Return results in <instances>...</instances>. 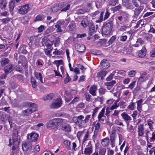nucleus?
<instances>
[{"instance_id":"nucleus-36","label":"nucleus","mask_w":155,"mask_h":155,"mask_svg":"<svg viewBox=\"0 0 155 155\" xmlns=\"http://www.w3.org/2000/svg\"><path fill=\"white\" fill-rule=\"evenodd\" d=\"M147 123L150 129H153V124H154V121H153L150 119H149L147 120Z\"/></svg>"},{"instance_id":"nucleus-6","label":"nucleus","mask_w":155,"mask_h":155,"mask_svg":"<svg viewBox=\"0 0 155 155\" xmlns=\"http://www.w3.org/2000/svg\"><path fill=\"white\" fill-rule=\"evenodd\" d=\"M30 8L28 4L21 6L18 10V13L22 15L26 14L29 10Z\"/></svg>"},{"instance_id":"nucleus-48","label":"nucleus","mask_w":155,"mask_h":155,"mask_svg":"<svg viewBox=\"0 0 155 155\" xmlns=\"http://www.w3.org/2000/svg\"><path fill=\"white\" fill-rule=\"evenodd\" d=\"M94 130L99 131L100 128V124L99 122H97L96 124L94 126Z\"/></svg>"},{"instance_id":"nucleus-12","label":"nucleus","mask_w":155,"mask_h":155,"mask_svg":"<svg viewBox=\"0 0 155 155\" xmlns=\"http://www.w3.org/2000/svg\"><path fill=\"white\" fill-rule=\"evenodd\" d=\"M46 126L47 127H56L54 119H53L48 122L46 124Z\"/></svg>"},{"instance_id":"nucleus-25","label":"nucleus","mask_w":155,"mask_h":155,"mask_svg":"<svg viewBox=\"0 0 155 155\" xmlns=\"http://www.w3.org/2000/svg\"><path fill=\"white\" fill-rule=\"evenodd\" d=\"M143 128L142 125L140 124L138 127V135L142 136L143 134Z\"/></svg>"},{"instance_id":"nucleus-16","label":"nucleus","mask_w":155,"mask_h":155,"mask_svg":"<svg viewBox=\"0 0 155 155\" xmlns=\"http://www.w3.org/2000/svg\"><path fill=\"white\" fill-rule=\"evenodd\" d=\"M150 133L149 131H148L147 132L146 135L147 139L149 137L150 138V142H152L155 140V133L153 132L152 134V136L151 137H150L151 135H150Z\"/></svg>"},{"instance_id":"nucleus-40","label":"nucleus","mask_w":155,"mask_h":155,"mask_svg":"<svg viewBox=\"0 0 155 155\" xmlns=\"http://www.w3.org/2000/svg\"><path fill=\"white\" fill-rule=\"evenodd\" d=\"M29 107L32 109H35V111L36 110V109L37 107V105L36 104L32 103H30L28 104Z\"/></svg>"},{"instance_id":"nucleus-43","label":"nucleus","mask_w":155,"mask_h":155,"mask_svg":"<svg viewBox=\"0 0 155 155\" xmlns=\"http://www.w3.org/2000/svg\"><path fill=\"white\" fill-rule=\"evenodd\" d=\"M114 71L115 74L117 73L122 76H124L126 72L123 70H121L119 71L118 70H116Z\"/></svg>"},{"instance_id":"nucleus-4","label":"nucleus","mask_w":155,"mask_h":155,"mask_svg":"<svg viewBox=\"0 0 155 155\" xmlns=\"http://www.w3.org/2000/svg\"><path fill=\"white\" fill-rule=\"evenodd\" d=\"M32 147V145L31 142L28 141L25 142L22 145V149L25 151H31Z\"/></svg>"},{"instance_id":"nucleus-17","label":"nucleus","mask_w":155,"mask_h":155,"mask_svg":"<svg viewBox=\"0 0 155 155\" xmlns=\"http://www.w3.org/2000/svg\"><path fill=\"white\" fill-rule=\"evenodd\" d=\"M13 65L11 64L6 66L4 68V70L6 75L10 73L12 70Z\"/></svg>"},{"instance_id":"nucleus-39","label":"nucleus","mask_w":155,"mask_h":155,"mask_svg":"<svg viewBox=\"0 0 155 155\" xmlns=\"http://www.w3.org/2000/svg\"><path fill=\"white\" fill-rule=\"evenodd\" d=\"M105 108H102L101 111L99 112L97 117V118L103 117H104Z\"/></svg>"},{"instance_id":"nucleus-15","label":"nucleus","mask_w":155,"mask_h":155,"mask_svg":"<svg viewBox=\"0 0 155 155\" xmlns=\"http://www.w3.org/2000/svg\"><path fill=\"white\" fill-rule=\"evenodd\" d=\"M12 137L13 143L14 144H15V143H16V145H18L19 144V142L18 141V134L17 133H13Z\"/></svg>"},{"instance_id":"nucleus-64","label":"nucleus","mask_w":155,"mask_h":155,"mask_svg":"<svg viewBox=\"0 0 155 155\" xmlns=\"http://www.w3.org/2000/svg\"><path fill=\"white\" fill-rule=\"evenodd\" d=\"M150 55L153 57H155V48L152 49L150 52Z\"/></svg>"},{"instance_id":"nucleus-35","label":"nucleus","mask_w":155,"mask_h":155,"mask_svg":"<svg viewBox=\"0 0 155 155\" xmlns=\"http://www.w3.org/2000/svg\"><path fill=\"white\" fill-rule=\"evenodd\" d=\"M120 15L125 20H127L129 15L126 12H120Z\"/></svg>"},{"instance_id":"nucleus-55","label":"nucleus","mask_w":155,"mask_h":155,"mask_svg":"<svg viewBox=\"0 0 155 155\" xmlns=\"http://www.w3.org/2000/svg\"><path fill=\"white\" fill-rule=\"evenodd\" d=\"M8 62V59L5 58L2 60L1 61V64L2 66H4Z\"/></svg>"},{"instance_id":"nucleus-3","label":"nucleus","mask_w":155,"mask_h":155,"mask_svg":"<svg viewBox=\"0 0 155 155\" xmlns=\"http://www.w3.org/2000/svg\"><path fill=\"white\" fill-rule=\"evenodd\" d=\"M92 151L93 147L91 141H90L88 142L87 145H86L84 153H83L82 149L81 153L86 155H90L92 153Z\"/></svg>"},{"instance_id":"nucleus-54","label":"nucleus","mask_w":155,"mask_h":155,"mask_svg":"<svg viewBox=\"0 0 155 155\" xmlns=\"http://www.w3.org/2000/svg\"><path fill=\"white\" fill-rule=\"evenodd\" d=\"M86 130H84L81 131H79L78 133L77 136L79 139L80 137L82 136L83 134L86 131Z\"/></svg>"},{"instance_id":"nucleus-13","label":"nucleus","mask_w":155,"mask_h":155,"mask_svg":"<svg viewBox=\"0 0 155 155\" xmlns=\"http://www.w3.org/2000/svg\"><path fill=\"white\" fill-rule=\"evenodd\" d=\"M107 72L106 71H102L98 72L97 74V77L98 78H100L101 79H104V77H105L107 73Z\"/></svg>"},{"instance_id":"nucleus-50","label":"nucleus","mask_w":155,"mask_h":155,"mask_svg":"<svg viewBox=\"0 0 155 155\" xmlns=\"http://www.w3.org/2000/svg\"><path fill=\"white\" fill-rule=\"evenodd\" d=\"M100 108L99 107H96L93 110V114L92 115V118H94V116L96 115V113L97 112L98 110Z\"/></svg>"},{"instance_id":"nucleus-21","label":"nucleus","mask_w":155,"mask_h":155,"mask_svg":"<svg viewBox=\"0 0 155 155\" xmlns=\"http://www.w3.org/2000/svg\"><path fill=\"white\" fill-rule=\"evenodd\" d=\"M101 143L103 147L107 146L110 143L109 138H106L102 140Z\"/></svg>"},{"instance_id":"nucleus-1","label":"nucleus","mask_w":155,"mask_h":155,"mask_svg":"<svg viewBox=\"0 0 155 155\" xmlns=\"http://www.w3.org/2000/svg\"><path fill=\"white\" fill-rule=\"evenodd\" d=\"M113 25V20L109 19L103 24L102 28V32L103 34L107 35L109 34L111 31Z\"/></svg>"},{"instance_id":"nucleus-26","label":"nucleus","mask_w":155,"mask_h":155,"mask_svg":"<svg viewBox=\"0 0 155 155\" xmlns=\"http://www.w3.org/2000/svg\"><path fill=\"white\" fill-rule=\"evenodd\" d=\"M15 1L14 0H12L9 3V11L11 12L13 11L15 7Z\"/></svg>"},{"instance_id":"nucleus-33","label":"nucleus","mask_w":155,"mask_h":155,"mask_svg":"<svg viewBox=\"0 0 155 155\" xmlns=\"http://www.w3.org/2000/svg\"><path fill=\"white\" fill-rule=\"evenodd\" d=\"M54 119L55 121L56 126H57V125H60L63 122V119L60 118H58Z\"/></svg>"},{"instance_id":"nucleus-58","label":"nucleus","mask_w":155,"mask_h":155,"mask_svg":"<svg viewBox=\"0 0 155 155\" xmlns=\"http://www.w3.org/2000/svg\"><path fill=\"white\" fill-rule=\"evenodd\" d=\"M21 59L22 63L23 62H28L26 58L24 56H20L19 57Z\"/></svg>"},{"instance_id":"nucleus-38","label":"nucleus","mask_w":155,"mask_h":155,"mask_svg":"<svg viewBox=\"0 0 155 155\" xmlns=\"http://www.w3.org/2000/svg\"><path fill=\"white\" fill-rule=\"evenodd\" d=\"M110 141H115V139L116 138L115 131L114 130H113L112 131L110 134Z\"/></svg>"},{"instance_id":"nucleus-20","label":"nucleus","mask_w":155,"mask_h":155,"mask_svg":"<svg viewBox=\"0 0 155 155\" xmlns=\"http://www.w3.org/2000/svg\"><path fill=\"white\" fill-rule=\"evenodd\" d=\"M97 90V87L95 85L91 86L89 89V93L93 96L96 95V91Z\"/></svg>"},{"instance_id":"nucleus-11","label":"nucleus","mask_w":155,"mask_h":155,"mask_svg":"<svg viewBox=\"0 0 155 155\" xmlns=\"http://www.w3.org/2000/svg\"><path fill=\"white\" fill-rule=\"evenodd\" d=\"M121 116L123 119L125 120V122L127 123L130 121L131 120V117L127 114L125 113H123L121 114Z\"/></svg>"},{"instance_id":"nucleus-63","label":"nucleus","mask_w":155,"mask_h":155,"mask_svg":"<svg viewBox=\"0 0 155 155\" xmlns=\"http://www.w3.org/2000/svg\"><path fill=\"white\" fill-rule=\"evenodd\" d=\"M45 29V26L43 25H41L38 28V32L41 33Z\"/></svg>"},{"instance_id":"nucleus-59","label":"nucleus","mask_w":155,"mask_h":155,"mask_svg":"<svg viewBox=\"0 0 155 155\" xmlns=\"http://www.w3.org/2000/svg\"><path fill=\"white\" fill-rule=\"evenodd\" d=\"M136 83V81H134L130 83L127 88H129L131 89H132L134 87Z\"/></svg>"},{"instance_id":"nucleus-31","label":"nucleus","mask_w":155,"mask_h":155,"mask_svg":"<svg viewBox=\"0 0 155 155\" xmlns=\"http://www.w3.org/2000/svg\"><path fill=\"white\" fill-rule=\"evenodd\" d=\"M62 130L67 132H69L71 131V127L70 125H67L62 128Z\"/></svg>"},{"instance_id":"nucleus-47","label":"nucleus","mask_w":155,"mask_h":155,"mask_svg":"<svg viewBox=\"0 0 155 155\" xmlns=\"http://www.w3.org/2000/svg\"><path fill=\"white\" fill-rule=\"evenodd\" d=\"M115 73L114 71H113L110 74L108 77L106 79V80L107 81H111L113 78V77L115 74Z\"/></svg>"},{"instance_id":"nucleus-23","label":"nucleus","mask_w":155,"mask_h":155,"mask_svg":"<svg viewBox=\"0 0 155 155\" xmlns=\"http://www.w3.org/2000/svg\"><path fill=\"white\" fill-rule=\"evenodd\" d=\"M77 50L80 52H83L85 49V47L84 45L82 44H79L77 47Z\"/></svg>"},{"instance_id":"nucleus-61","label":"nucleus","mask_w":155,"mask_h":155,"mask_svg":"<svg viewBox=\"0 0 155 155\" xmlns=\"http://www.w3.org/2000/svg\"><path fill=\"white\" fill-rule=\"evenodd\" d=\"M0 118L3 121H5L7 120V116L6 114H2Z\"/></svg>"},{"instance_id":"nucleus-27","label":"nucleus","mask_w":155,"mask_h":155,"mask_svg":"<svg viewBox=\"0 0 155 155\" xmlns=\"http://www.w3.org/2000/svg\"><path fill=\"white\" fill-rule=\"evenodd\" d=\"M84 138L82 140V148L83 147V145L84 142L86 141L87 139L89 136V132L88 130H86V131L84 133Z\"/></svg>"},{"instance_id":"nucleus-42","label":"nucleus","mask_w":155,"mask_h":155,"mask_svg":"<svg viewBox=\"0 0 155 155\" xmlns=\"http://www.w3.org/2000/svg\"><path fill=\"white\" fill-rule=\"evenodd\" d=\"M59 9L58 8V7L57 5H54L52 6L51 8V10L53 12H57Z\"/></svg>"},{"instance_id":"nucleus-60","label":"nucleus","mask_w":155,"mask_h":155,"mask_svg":"<svg viewBox=\"0 0 155 155\" xmlns=\"http://www.w3.org/2000/svg\"><path fill=\"white\" fill-rule=\"evenodd\" d=\"M87 12V10L85 9H81L78 10L77 12L79 14H83Z\"/></svg>"},{"instance_id":"nucleus-29","label":"nucleus","mask_w":155,"mask_h":155,"mask_svg":"<svg viewBox=\"0 0 155 155\" xmlns=\"http://www.w3.org/2000/svg\"><path fill=\"white\" fill-rule=\"evenodd\" d=\"M118 0H109L108 4V6H112L116 5L118 2Z\"/></svg>"},{"instance_id":"nucleus-34","label":"nucleus","mask_w":155,"mask_h":155,"mask_svg":"<svg viewBox=\"0 0 155 155\" xmlns=\"http://www.w3.org/2000/svg\"><path fill=\"white\" fill-rule=\"evenodd\" d=\"M152 36L151 34L148 33H146L145 35L144 38L146 40L150 41H151Z\"/></svg>"},{"instance_id":"nucleus-8","label":"nucleus","mask_w":155,"mask_h":155,"mask_svg":"<svg viewBox=\"0 0 155 155\" xmlns=\"http://www.w3.org/2000/svg\"><path fill=\"white\" fill-rule=\"evenodd\" d=\"M41 44L43 46L45 45L47 48L50 49L51 48V45L53 44V43L49 40L47 39L46 37H44L42 39Z\"/></svg>"},{"instance_id":"nucleus-10","label":"nucleus","mask_w":155,"mask_h":155,"mask_svg":"<svg viewBox=\"0 0 155 155\" xmlns=\"http://www.w3.org/2000/svg\"><path fill=\"white\" fill-rule=\"evenodd\" d=\"M146 51L145 47L144 46L143 47L141 50L138 52V56L140 58L144 57L146 55Z\"/></svg>"},{"instance_id":"nucleus-49","label":"nucleus","mask_w":155,"mask_h":155,"mask_svg":"<svg viewBox=\"0 0 155 155\" xmlns=\"http://www.w3.org/2000/svg\"><path fill=\"white\" fill-rule=\"evenodd\" d=\"M64 144L65 145L67 149L70 148V145L71 144L70 142L68 140H65L64 142Z\"/></svg>"},{"instance_id":"nucleus-14","label":"nucleus","mask_w":155,"mask_h":155,"mask_svg":"<svg viewBox=\"0 0 155 155\" xmlns=\"http://www.w3.org/2000/svg\"><path fill=\"white\" fill-rule=\"evenodd\" d=\"M34 111H35V109L33 110L30 108H29L26 110L23 111L22 112L24 116H28Z\"/></svg>"},{"instance_id":"nucleus-57","label":"nucleus","mask_w":155,"mask_h":155,"mask_svg":"<svg viewBox=\"0 0 155 155\" xmlns=\"http://www.w3.org/2000/svg\"><path fill=\"white\" fill-rule=\"evenodd\" d=\"M135 103H132L127 107L131 110H134L135 108Z\"/></svg>"},{"instance_id":"nucleus-18","label":"nucleus","mask_w":155,"mask_h":155,"mask_svg":"<svg viewBox=\"0 0 155 155\" xmlns=\"http://www.w3.org/2000/svg\"><path fill=\"white\" fill-rule=\"evenodd\" d=\"M89 35L90 36H92V33L94 32L95 30V28L94 25L91 23H89Z\"/></svg>"},{"instance_id":"nucleus-52","label":"nucleus","mask_w":155,"mask_h":155,"mask_svg":"<svg viewBox=\"0 0 155 155\" xmlns=\"http://www.w3.org/2000/svg\"><path fill=\"white\" fill-rule=\"evenodd\" d=\"M116 39V37L115 36H112L108 42L109 44H112L113 43Z\"/></svg>"},{"instance_id":"nucleus-37","label":"nucleus","mask_w":155,"mask_h":155,"mask_svg":"<svg viewBox=\"0 0 155 155\" xmlns=\"http://www.w3.org/2000/svg\"><path fill=\"white\" fill-rule=\"evenodd\" d=\"M101 67L103 69H106L110 67V63L108 62H105L101 64Z\"/></svg>"},{"instance_id":"nucleus-56","label":"nucleus","mask_w":155,"mask_h":155,"mask_svg":"<svg viewBox=\"0 0 155 155\" xmlns=\"http://www.w3.org/2000/svg\"><path fill=\"white\" fill-rule=\"evenodd\" d=\"M11 20V18L7 17L5 18L2 19L1 20L3 23L6 24L8 23Z\"/></svg>"},{"instance_id":"nucleus-53","label":"nucleus","mask_w":155,"mask_h":155,"mask_svg":"<svg viewBox=\"0 0 155 155\" xmlns=\"http://www.w3.org/2000/svg\"><path fill=\"white\" fill-rule=\"evenodd\" d=\"M119 106V104H116V103L114 102L113 105L110 107V109L111 110H113L114 109H116Z\"/></svg>"},{"instance_id":"nucleus-22","label":"nucleus","mask_w":155,"mask_h":155,"mask_svg":"<svg viewBox=\"0 0 155 155\" xmlns=\"http://www.w3.org/2000/svg\"><path fill=\"white\" fill-rule=\"evenodd\" d=\"M70 7V5L66 3H64L61 5V7L62 8L61 10V12H66L68 10Z\"/></svg>"},{"instance_id":"nucleus-24","label":"nucleus","mask_w":155,"mask_h":155,"mask_svg":"<svg viewBox=\"0 0 155 155\" xmlns=\"http://www.w3.org/2000/svg\"><path fill=\"white\" fill-rule=\"evenodd\" d=\"M147 73L145 72H143L141 74L140 77L139 78L138 80L140 82H143L147 79Z\"/></svg>"},{"instance_id":"nucleus-46","label":"nucleus","mask_w":155,"mask_h":155,"mask_svg":"<svg viewBox=\"0 0 155 155\" xmlns=\"http://www.w3.org/2000/svg\"><path fill=\"white\" fill-rule=\"evenodd\" d=\"M81 24L84 27H86L87 25H89L88 22L86 20H83L82 21L81 23Z\"/></svg>"},{"instance_id":"nucleus-41","label":"nucleus","mask_w":155,"mask_h":155,"mask_svg":"<svg viewBox=\"0 0 155 155\" xmlns=\"http://www.w3.org/2000/svg\"><path fill=\"white\" fill-rule=\"evenodd\" d=\"M143 101V100L142 99H141L137 102V109L138 110L139 108L140 109L141 108Z\"/></svg>"},{"instance_id":"nucleus-9","label":"nucleus","mask_w":155,"mask_h":155,"mask_svg":"<svg viewBox=\"0 0 155 155\" xmlns=\"http://www.w3.org/2000/svg\"><path fill=\"white\" fill-rule=\"evenodd\" d=\"M106 151V149L104 147H101L98 151L95 150V152L91 155H105Z\"/></svg>"},{"instance_id":"nucleus-45","label":"nucleus","mask_w":155,"mask_h":155,"mask_svg":"<svg viewBox=\"0 0 155 155\" xmlns=\"http://www.w3.org/2000/svg\"><path fill=\"white\" fill-rule=\"evenodd\" d=\"M98 92L100 95H103L105 93L106 89L103 87H101L98 89Z\"/></svg>"},{"instance_id":"nucleus-5","label":"nucleus","mask_w":155,"mask_h":155,"mask_svg":"<svg viewBox=\"0 0 155 155\" xmlns=\"http://www.w3.org/2000/svg\"><path fill=\"white\" fill-rule=\"evenodd\" d=\"M62 104L61 99L57 98L51 104L50 106V107L54 109L58 108L61 106Z\"/></svg>"},{"instance_id":"nucleus-30","label":"nucleus","mask_w":155,"mask_h":155,"mask_svg":"<svg viewBox=\"0 0 155 155\" xmlns=\"http://www.w3.org/2000/svg\"><path fill=\"white\" fill-rule=\"evenodd\" d=\"M35 77L37 79L39 78V80L42 83H44L43 81L42 80V75L40 73H38L37 72H35Z\"/></svg>"},{"instance_id":"nucleus-62","label":"nucleus","mask_w":155,"mask_h":155,"mask_svg":"<svg viewBox=\"0 0 155 155\" xmlns=\"http://www.w3.org/2000/svg\"><path fill=\"white\" fill-rule=\"evenodd\" d=\"M127 36L126 35L121 36L120 37V40L122 41H125L127 39Z\"/></svg>"},{"instance_id":"nucleus-19","label":"nucleus","mask_w":155,"mask_h":155,"mask_svg":"<svg viewBox=\"0 0 155 155\" xmlns=\"http://www.w3.org/2000/svg\"><path fill=\"white\" fill-rule=\"evenodd\" d=\"M143 9L142 6H140L137 8L135 9L134 10V16L136 17H138Z\"/></svg>"},{"instance_id":"nucleus-32","label":"nucleus","mask_w":155,"mask_h":155,"mask_svg":"<svg viewBox=\"0 0 155 155\" xmlns=\"http://www.w3.org/2000/svg\"><path fill=\"white\" fill-rule=\"evenodd\" d=\"M31 82L32 86L34 88H35L37 87V82L35 79L33 77H32L31 79Z\"/></svg>"},{"instance_id":"nucleus-7","label":"nucleus","mask_w":155,"mask_h":155,"mask_svg":"<svg viewBox=\"0 0 155 155\" xmlns=\"http://www.w3.org/2000/svg\"><path fill=\"white\" fill-rule=\"evenodd\" d=\"M38 135L35 133L28 134L27 135V140L30 142H35L37 140Z\"/></svg>"},{"instance_id":"nucleus-28","label":"nucleus","mask_w":155,"mask_h":155,"mask_svg":"<svg viewBox=\"0 0 155 155\" xmlns=\"http://www.w3.org/2000/svg\"><path fill=\"white\" fill-rule=\"evenodd\" d=\"M7 4L6 0H0V8L4 9L5 8Z\"/></svg>"},{"instance_id":"nucleus-2","label":"nucleus","mask_w":155,"mask_h":155,"mask_svg":"<svg viewBox=\"0 0 155 155\" xmlns=\"http://www.w3.org/2000/svg\"><path fill=\"white\" fill-rule=\"evenodd\" d=\"M74 122L79 127H84L87 126L86 123L84 119V117L81 115L78 117H74L73 118Z\"/></svg>"},{"instance_id":"nucleus-44","label":"nucleus","mask_w":155,"mask_h":155,"mask_svg":"<svg viewBox=\"0 0 155 155\" xmlns=\"http://www.w3.org/2000/svg\"><path fill=\"white\" fill-rule=\"evenodd\" d=\"M116 83V81L115 80H113L111 81L106 82L105 83V84L106 86H110L113 87V85L115 84Z\"/></svg>"},{"instance_id":"nucleus-51","label":"nucleus","mask_w":155,"mask_h":155,"mask_svg":"<svg viewBox=\"0 0 155 155\" xmlns=\"http://www.w3.org/2000/svg\"><path fill=\"white\" fill-rule=\"evenodd\" d=\"M104 12H102L100 14V18L96 21V22H101L103 21V17Z\"/></svg>"}]
</instances>
